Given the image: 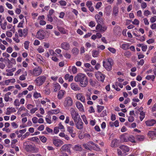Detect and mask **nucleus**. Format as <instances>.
Instances as JSON below:
<instances>
[{
    "instance_id": "obj_42",
    "label": "nucleus",
    "mask_w": 156,
    "mask_h": 156,
    "mask_svg": "<svg viewBox=\"0 0 156 156\" xmlns=\"http://www.w3.org/2000/svg\"><path fill=\"white\" fill-rule=\"evenodd\" d=\"M23 36L24 37H26L28 33V30L27 28H25L23 29Z\"/></svg>"
},
{
    "instance_id": "obj_61",
    "label": "nucleus",
    "mask_w": 156,
    "mask_h": 156,
    "mask_svg": "<svg viewBox=\"0 0 156 156\" xmlns=\"http://www.w3.org/2000/svg\"><path fill=\"white\" fill-rule=\"evenodd\" d=\"M132 22L134 25H138L139 24V21L136 19H135L134 21H132Z\"/></svg>"
},
{
    "instance_id": "obj_3",
    "label": "nucleus",
    "mask_w": 156,
    "mask_h": 156,
    "mask_svg": "<svg viewBox=\"0 0 156 156\" xmlns=\"http://www.w3.org/2000/svg\"><path fill=\"white\" fill-rule=\"evenodd\" d=\"M70 114L72 119L74 121L81 119L78 112L73 108L70 109Z\"/></svg>"
},
{
    "instance_id": "obj_49",
    "label": "nucleus",
    "mask_w": 156,
    "mask_h": 156,
    "mask_svg": "<svg viewBox=\"0 0 156 156\" xmlns=\"http://www.w3.org/2000/svg\"><path fill=\"white\" fill-rule=\"evenodd\" d=\"M40 139L41 140V141L43 143H45L46 142L47 139V138L45 137L44 136H40Z\"/></svg>"
},
{
    "instance_id": "obj_20",
    "label": "nucleus",
    "mask_w": 156,
    "mask_h": 156,
    "mask_svg": "<svg viewBox=\"0 0 156 156\" xmlns=\"http://www.w3.org/2000/svg\"><path fill=\"white\" fill-rule=\"evenodd\" d=\"M110 126L112 127L115 126V127H118L119 126V122L118 120H116L114 122H110L109 123Z\"/></svg>"
},
{
    "instance_id": "obj_6",
    "label": "nucleus",
    "mask_w": 156,
    "mask_h": 156,
    "mask_svg": "<svg viewBox=\"0 0 156 156\" xmlns=\"http://www.w3.org/2000/svg\"><path fill=\"white\" fill-rule=\"evenodd\" d=\"M95 76L96 79L100 81L103 83L104 82L105 75L99 71L96 72Z\"/></svg>"
},
{
    "instance_id": "obj_1",
    "label": "nucleus",
    "mask_w": 156,
    "mask_h": 156,
    "mask_svg": "<svg viewBox=\"0 0 156 156\" xmlns=\"http://www.w3.org/2000/svg\"><path fill=\"white\" fill-rule=\"evenodd\" d=\"M74 80L80 83V86L82 87H85L87 85L88 78L85 74L80 73L77 74L74 77Z\"/></svg>"
},
{
    "instance_id": "obj_7",
    "label": "nucleus",
    "mask_w": 156,
    "mask_h": 156,
    "mask_svg": "<svg viewBox=\"0 0 156 156\" xmlns=\"http://www.w3.org/2000/svg\"><path fill=\"white\" fill-rule=\"evenodd\" d=\"M103 16V13L99 12L98 14H97L95 16V20L98 24H101L103 22V20L102 18Z\"/></svg>"
},
{
    "instance_id": "obj_39",
    "label": "nucleus",
    "mask_w": 156,
    "mask_h": 156,
    "mask_svg": "<svg viewBox=\"0 0 156 156\" xmlns=\"http://www.w3.org/2000/svg\"><path fill=\"white\" fill-rule=\"evenodd\" d=\"M155 78V76L154 75H147L146 77V79L147 80H151L152 81H154Z\"/></svg>"
},
{
    "instance_id": "obj_56",
    "label": "nucleus",
    "mask_w": 156,
    "mask_h": 156,
    "mask_svg": "<svg viewBox=\"0 0 156 156\" xmlns=\"http://www.w3.org/2000/svg\"><path fill=\"white\" fill-rule=\"evenodd\" d=\"M77 69L76 67L75 66H73L72 67V72L73 74H76L77 72Z\"/></svg>"
},
{
    "instance_id": "obj_52",
    "label": "nucleus",
    "mask_w": 156,
    "mask_h": 156,
    "mask_svg": "<svg viewBox=\"0 0 156 156\" xmlns=\"http://www.w3.org/2000/svg\"><path fill=\"white\" fill-rule=\"evenodd\" d=\"M7 25V23L6 22H4L3 24H1V28L3 30H5L6 29V26Z\"/></svg>"
},
{
    "instance_id": "obj_21",
    "label": "nucleus",
    "mask_w": 156,
    "mask_h": 156,
    "mask_svg": "<svg viewBox=\"0 0 156 156\" xmlns=\"http://www.w3.org/2000/svg\"><path fill=\"white\" fill-rule=\"evenodd\" d=\"M147 135L152 139H154V137H156V131H149Z\"/></svg>"
},
{
    "instance_id": "obj_48",
    "label": "nucleus",
    "mask_w": 156,
    "mask_h": 156,
    "mask_svg": "<svg viewBox=\"0 0 156 156\" xmlns=\"http://www.w3.org/2000/svg\"><path fill=\"white\" fill-rule=\"evenodd\" d=\"M92 149L97 151H100V149L98 147V145L95 143Z\"/></svg>"
},
{
    "instance_id": "obj_34",
    "label": "nucleus",
    "mask_w": 156,
    "mask_h": 156,
    "mask_svg": "<svg viewBox=\"0 0 156 156\" xmlns=\"http://www.w3.org/2000/svg\"><path fill=\"white\" fill-rule=\"evenodd\" d=\"M136 139L139 141H143L144 139V136L143 135H137L136 136Z\"/></svg>"
},
{
    "instance_id": "obj_2",
    "label": "nucleus",
    "mask_w": 156,
    "mask_h": 156,
    "mask_svg": "<svg viewBox=\"0 0 156 156\" xmlns=\"http://www.w3.org/2000/svg\"><path fill=\"white\" fill-rule=\"evenodd\" d=\"M103 66L108 71H110L113 64V60L111 58H109L103 62Z\"/></svg>"
},
{
    "instance_id": "obj_33",
    "label": "nucleus",
    "mask_w": 156,
    "mask_h": 156,
    "mask_svg": "<svg viewBox=\"0 0 156 156\" xmlns=\"http://www.w3.org/2000/svg\"><path fill=\"white\" fill-rule=\"evenodd\" d=\"M99 52L98 50H93L92 51V55L94 57H97L99 55Z\"/></svg>"
},
{
    "instance_id": "obj_11",
    "label": "nucleus",
    "mask_w": 156,
    "mask_h": 156,
    "mask_svg": "<svg viewBox=\"0 0 156 156\" xmlns=\"http://www.w3.org/2000/svg\"><path fill=\"white\" fill-rule=\"evenodd\" d=\"M53 144L56 147H60L63 144V141L60 139L54 138L52 140Z\"/></svg>"
},
{
    "instance_id": "obj_24",
    "label": "nucleus",
    "mask_w": 156,
    "mask_h": 156,
    "mask_svg": "<svg viewBox=\"0 0 156 156\" xmlns=\"http://www.w3.org/2000/svg\"><path fill=\"white\" fill-rule=\"evenodd\" d=\"M58 30L62 34H68V30L63 27H58Z\"/></svg>"
},
{
    "instance_id": "obj_22",
    "label": "nucleus",
    "mask_w": 156,
    "mask_h": 156,
    "mask_svg": "<svg viewBox=\"0 0 156 156\" xmlns=\"http://www.w3.org/2000/svg\"><path fill=\"white\" fill-rule=\"evenodd\" d=\"M121 140L122 142H127L128 141V137L126 136V134H124L120 136Z\"/></svg>"
},
{
    "instance_id": "obj_55",
    "label": "nucleus",
    "mask_w": 156,
    "mask_h": 156,
    "mask_svg": "<svg viewBox=\"0 0 156 156\" xmlns=\"http://www.w3.org/2000/svg\"><path fill=\"white\" fill-rule=\"evenodd\" d=\"M45 120L49 124H50L51 123V118L49 117V116H47L45 118Z\"/></svg>"
},
{
    "instance_id": "obj_38",
    "label": "nucleus",
    "mask_w": 156,
    "mask_h": 156,
    "mask_svg": "<svg viewBox=\"0 0 156 156\" xmlns=\"http://www.w3.org/2000/svg\"><path fill=\"white\" fill-rule=\"evenodd\" d=\"M140 119L141 121L143 120L145 117V113L143 111H141L140 113Z\"/></svg>"
},
{
    "instance_id": "obj_12",
    "label": "nucleus",
    "mask_w": 156,
    "mask_h": 156,
    "mask_svg": "<svg viewBox=\"0 0 156 156\" xmlns=\"http://www.w3.org/2000/svg\"><path fill=\"white\" fill-rule=\"evenodd\" d=\"M73 104V101L71 98H66L64 102V105L66 107L70 106Z\"/></svg>"
},
{
    "instance_id": "obj_26",
    "label": "nucleus",
    "mask_w": 156,
    "mask_h": 156,
    "mask_svg": "<svg viewBox=\"0 0 156 156\" xmlns=\"http://www.w3.org/2000/svg\"><path fill=\"white\" fill-rule=\"evenodd\" d=\"M53 87L55 88L54 90L55 92L59 90L61 88L60 85L59 83H54Z\"/></svg>"
},
{
    "instance_id": "obj_35",
    "label": "nucleus",
    "mask_w": 156,
    "mask_h": 156,
    "mask_svg": "<svg viewBox=\"0 0 156 156\" xmlns=\"http://www.w3.org/2000/svg\"><path fill=\"white\" fill-rule=\"evenodd\" d=\"M27 72L25 71L24 74H23L20 76L19 78V80L21 81L25 80L26 79L25 76H27Z\"/></svg>"
},
{
    "instance_id": "obj_17",
    "label": "nucleus",
    "mask_w": 156,
    "mask_h": 156,
    "mask_svg": "<svg viewBox=\"0 0 156 156\" xmlns=\"http://www.w3.org/2000/svg\"><path fill=\"white\" fill-rule=\"evenodd\" d=\"M70 87L72 90L75 91H78L80 89V87L78 86V85L74 83H71Z\"/></svg>"
},
{
    "instance_id": "obj_29",
    "label": "nucleus",
    "mask_w": 156,
    "mask_h": 156,
    "mask_svg": "<svg viewBox=\"0 0 156 156\" xmlns=\"http://www.w3.org/2000/svg\"><path fill=\"white\" fill-rule=\"evenodd\" d=\"M72 52L74 55H76L79 53V50L77 48H74L72 49Z\"/></svg>"
},
{
    "instance_id": "obj_41",
    "label": "nucleus",
    "mask_w": 156,
    "mask_h": 156,
    "mask_svg": "<svg viewBox=\"0 0 156 156\" xmlns=\"http://www.w3.org/2000/svg\"><path fill=\"white\" fill-rule=\"evenodd\" d=\"M81 118H82L83 121L85 123V124L87 125L88 124V122L87 121V118L85 115H83L81 116Z\"/></svg>"
},
{
    "instance_id": "obj_9",
    "label": "nucleus",
    "mask_w": 156,
    "mask_h": 156,
    "mask_svg": "<svg viewBox=\"0 0 156 156\" xmlns=\"http://www.w3.org/2000/svg\"><path fill=\"white\" fill-rule=\"evenodd\" d=\"M42 71V69L40 67H36L33 69L32 73L35 76H37L41 74Z\"/></svg>"
},
{
    "instance_id": "obj_27",
    "label": "nucleus",
    "mask_w": 156,
    "mask_h": 156,
    "mask_svg": "<svg viewBox=\"0 0 156 156\" xmlns=\"http://www.w3.org/2000/svg\"><path fill=\"white\" fill-rule=\"evenodd\" d=\"M25 149L27 151L34 152V147L32 145H27L25 147Z\"/></svg>"
},
{
    "instance_id": "obj_5",
    "label": "nucleus",
    "mask_w": 156,
    "mask_h": 156,
    "mask_svg": "<svg viewBox=\"0 0 156 156\" xmlns=\"http://www.w3.org/2000/svg\"><path fill=\"white\" fill-rule=\"evenodd\" d=\"M46 79V77L45 76H42L38 77L35 81L38 86H40L45 82Z\"/></svg>"
},
{
    "instance_id": "obj_32",
    "label": "nucleus",
    "mask_w": 156,
    "mask_h": 156,
    "mask_svg": "<svg viewBox=\"0 0 156 156\" xmlns=\"http://www.w3.org/2000/svg\"><path fill=\"white\" fill-rule=\"evenodd\" d=\"M73 149L74 150L77 151H80L82 150V148L80 145H76L74 147Z\"/></svg>"
},
{
    "instance_id": "obj_13",
    "label": "nucleus",
    "mask_w": 156,
    "mask_h": 156,
    "mask_svg": "<svg viewBox=\"0 0 156 156\" xmlns=\"http://www.w3.org/2000/svg\"><path fill=\"white\" fill-rule=\"evenodd\" d=\"M61 47L65 50L68 51L70 49V47L69 43L64 42L61 44Z\"/></svg>"
},
{
    "instance_id": "obj_37",
    "label": "nucleus",
    "mask_w": 156,
    "mask_h": 156,
    "mask_svg": "<svg viewBox=\"0 0 156 156\" xmlns=\"http://www.w3.org/2000/svg\"><path fill=\"white\" fill-rule=\"evenodd\" d=\"M117 140L116 139H115L112 140L111 143V146L112 147H114L115 146V145L117 144Z\"/></svg>"
},
{
    "instance_id": "obj_62",
    "label": "nucleus",
    "mask_w": 156,
    "mask_h": 156,
    "mask_svg": "<svg viewBox=\"0 0 156 156\" xmlns=\"http://www.w3.org/2000/svg\"><path fill=\"white\" fill-rule=\"evenodd\" d=\"M150 20L151 23H154L156 21V16H154L151 17Z\"/></svg>"
},
{
    "instance_id": "obj_36",
    "label": "nucleus",
    "mask_w": 156,
    "mask_h": 156,
    "mask_svg": "<svg viewBox=\"0 0 156 156\" xmlns=\"http://www.w3.org/2000/svg\"><path fill=\"white\" fill-rule=\"evenodd\" d=\"M67 131L69 132V133H70L74 131L73 127L71 126H67Z\"/></svg>"
},
{
    "instance_id": "obj_25",
    "label": "nucleus",
    "mask_w": 156,
    "mask_h": 156,
    "mask_svg": "<svg viewBox=\"0 0 156 156\" xmlns=\"http://www.w3.org/2000/svg\"><path fill=\"white\" fill-rule=\"evenodd\" d=\"M59 136L60 137H64L65 140H69L70 138L69 136L67 134H65L64 133L61 132L59 134Z\"/></svg>"
},
{
    "instance_id": "obj_16",
    "label": "nucleus",
    "mask_w": 156,
    "mask_h": 156,
    "mask_svg": "<svg viewBox=\"0 0 156 156\" xmlns=\"http://www.w3.org/2000/svg\"><path fill=\"white\" fill-rule=\"evenodd\" d=\"M119 148L123 152L122 154L123 155H126V153L128 152L129 150V148L127 146L123 145L119 147Z\"/></svg>"
},
{
    "instance_id": "obj_44",
    "label": "nucleus",
    "mask_w": 156,
    "mask_h": 156,
    "mask_svg": "<svg viewBox=\"0 0 156 156\" xmlns=\"http://www.w3.org/2000/svg\"><path fill=\"white\" fill-rule=\"evenodd\" d=\"M6 71L7 72L6 74V75L7 76H12L13 75V73L11 71V70L6 69Z\"/></svg>"
},
{
    "instance_id": "obj_15",
    "label": "nucleus",
    "mask_w": 156,
    "mask_h": 156,
    "mask_svg": "<svg viewBox=\"0 0 156 156\" xmlns=\"http://www.w3.org/2000/svg\"><path fill=\"white\" fill-rule=\"evenodd\" d=\"M76 106L80 111L81 112H84V108L82 104L79 102H76Z\"/></svg>"
},
{
    "instance_id": "obj_18",
    "label": "nucleus",
    "mask_w": 156,
    "mask_h": 156,
    "mask_svg": "<svg viewBox=\"0 0 156 156\" xmlns=\"http://www.w3.org/2000/svg\"><path fill=\"white\" fill-rule=\"evenodd\" d=\"M145 123L147 126H152L156 123V121L154 119L149 120L146 121L145 122Z\"/></svg>"
},
{
    "instance_id": "obj_10",
    "label": "nucleus",
    "mask_w": 156,
    "mask_h": 156,
    "mask_svg": "<svg viewBox=\"0 0 156 156\" xmlns=\"http://www.w3.org/2000/svg\"><path fill=\"white\" fill-rule=\"evenodd\" d=\"M76 128L80 130H81L83 128V123L81 119L74 121Z\"/></svg>"
},
{
    "instance_id": "obj_47",
    "label": "nucleus",
    "mask_w": 156,
    "mask_h": 156,
    "mask_svg": "<svg viewBox=\"0 0 156 156\" xmlns=\"http://www.w3.org/2000/svg\"><path fill=\"white\" fill-rule=\"evenodd\" d=\"M30 42L28 41H25L24 43V47L25 49H28L29 48V46Z\"/></svg>"
},
{
    "instance_id": "obj_54",
    "label": "nucleus",
    "mask_w": 156,
    "mask_h": 156,
    "mask_svg": "<svg viewBox=\"0 0 156 156\" xmlns=\"http://www.w3.org/2000/svg\"><path fill=\"white\" fill-rule=\"evenodd\" d=\"M84 137L87 139V140L90 139L91 136L89 134L87 133H85L84 134Z\"/></svg>"
},
{
    "instance_id": "obj_8",
    "label": "nucleus",
    "mask_w": 156,
    "mask_h": 156,
    "mask_svg": "<svg viewBox=\"0 0 156 156\" xmlns=\"http://www.w3.org/2000/svg\"><path fill=\"white\" fill-rule=\"evenodd\" d=\"M101 24H98L96 25V29L100 33H104L107 30L108 27L105 25L102 26Z\"/></svg>"
},
{
    "instance_id": "obj_14",
    "label": "nucleus",
    "mask_w": 156,
    "mask_h": 156,
    "mask_svg": "<svg viewBox=\"0 0 156 156\" xmlns=\"http://www.w3.org/2000/svg\"><path fill=\"white\" fill-rule=\"evenodd\" d=\"M71 144H64L61 148L60 149L61 152L63 151H66L70 153L71 152L70 150V148L69 146L71 145Z\"/></svg>"
},
{
    "instance_id": "obj_19",
    "label": "nucleus",
    "mask_w": 156,
    "mask_h": 156,
    "mask_svg": "<svg viewBox=\"0 0 156 156\" xmlns=\"http://www.w3.org/2000/svg\"><path fill=\"white\" fill-rule=\"evenodd\" d=\"M119 12V8L118 5H115L113 8V14L115 17L118 16Z\"/></svg>"
},
{
    "instance_id": "obj_45",
    "label": "nucleus",
    "mask_w": 156,
    "mask_h": 156,
    "mask_svg": "<svg viewBox=\"0 0 156 156\" xmlns=\"http://www.w3.org/2000/svg\"><path fill=\"white\" fill-rule=\"evenodd\" d=\"M151 14V12L148 10H144V16H148L149 15H150Z\"/></svg>"
},
{
    "instance_id": "obj_57",
    "label": "nucleus",
    "mask_w": 156,
    "mask_h": 156,
    "mask_svg": "<svg viewBox=\"0 0 156 156\" xmlns=\"http://www.w3.org/2000/svg\"><path fill=\"white\" fill-rule=\"evenodd\" d=\"M34 98H40L41 97L40 93L37 92H35L33 95Z\"/></svg>"
},
{
    "instance_id": "obj_58",
    "label": "nucleus",
    "mask_w": 156,
    "mask_h": 156,
    "mask_svg": "<svg viewBox=\"0 0 156 156\" xmlns=\"http://www.w3.org/2000/svg\"><path fill=\"white\" fill-rule=\"evenodd\" d=\"M59 2V4L62 6H66L67 4L66 2L63 0H61Z\"/></svg>"
},
{
    "instance_id": "obj_4",
    "label": "nucleus",
    "mask_w": 156,
    "mask_h": 156,
    "mask_svg": "<svg viewBox=\"0 0 156 156\" xmlns=\"http://www.w3.org/2000/svg\"><path fill=\"white\" fill-rule=\"evenodd\" d=\"M46 35V33L44 30H40L37 32L36 37L39 40H41L44 38Z\"/></svg>"
},
{
    "instance_id": "obj_63",
    "label": "nucleus",
    "mask_w": 156,
    "mask_h": 156,
    "mask_svg": "<svg viewBox=\"0 0 156 156\" xmlns=\"http://www.w3.org/2000/svg\"><path fill=\"white\" fill-rule=\"evenodd\" d=\"M95 23L94 22L91 21L89 23V26L91 27H93L95 26Z\"/></svg>"
},
{
    "instance_id": "obj_53",
    "label": "nucleus",
    "mask_w": 156,
    "mask_h": 156,
    "mask_svg": "<svg viewBox=\"0 0 156 156\" xmlns=\"http://www.w3.org/2000/svg\"><path fill=\"white\" fill-rule=\"evenodd\" d=\"M136 15L138 17H140L142 18H144V16L142 15V12L141 10H139L137 11Z\"/></svg>"
},
{
    "instance_id": "obj_31",
    "label": "nucleus",
    "mask_w": 156,
    "mask_h": 156,
    "mask_svg": "<svg viewBox=\"0 0 156 156\" xmlns=\"http://www.w3.org/2000/svg\"><path fill=\"white\" fill-rule=\"evenodd\" d=\"M87 144L89 148L90 149L89 150H91L93 149L94 143L92 141H89L87 142Z\"/></svg>"
},
{
    "instance_id": "obj_60",
    "label": "nucleus",
    "mask_w": 156,
    "mask_h": 156,
    "mask_svg": "<svg viewBox=\"0 0 156 156\" xmlns=\"http://www.w3.org/2000/svg\"><path fill=\"white\" fill-rule=\"evenodd\" d=\"M93 3L91 1H87L86 4L87 6L89 8L92 5Z\"/></svg>"
},
{
    "instance_id": "obj_50",
    "label": "nucleus",
    "mask_w": 156,
    "mask_h": 156,
    "mask_svg": "<svg viewBox=\"0 0 156 156\" xmlns=\"http://www.w3.org/2000/svg\"><path fill=\"white\" fill-rule=\"evenodd\" d=\"M102 5V3L101 2H98L96 4L95 8L96 9H99Z\"/></svg>"
},
{
    "instance_id": "obj_64",
    "label": "nucleus",
    "mask_w": 156,
    "mask_h": 156,
    "mask_svg": "<svg viewBox=\"0 0 156 156\" xmlns=\"http://www.w3.org/2000/svg\"><path fill=\"white\" fill-rule=\"evenodd\" d=\"M141 6L142 9H145L147 7L146 3L145 2L142 3L141 5Z\"/></svg>"
},
{
    "instance_id": "obj_43",
    "label": "nucleus",
    "mask_w": 156,
    "mask_h": 156,
    "mask_svg": "<svg viewBox=\"0 0 156 156\" xmlns=\"http://www.w3.org/2000/svg\"><path fill=\"white\" fill-rule=\"evenodd\" d=\"M128 141H130L132 143L135 142V138L133 136H130L128 137Z\"/></svg>"
},
{
    "instance_id": "obj_28",
    "label": "nucleus",
    "mask_w": 156,
    "mask_h": 156,
    "mask_svg": "<svg viewBox=\"0 0 156 156\" xmlns=\"http://www.w3.org/2000/svg\"><path fill=\"white\" fill-rule=\"evenodd\" d=\"M60 111L58 109L52 110L48 112V114L49 115L56 114L58 113Z\"/></svg>"
},
{
    "instance_id": "obj_51",
    "label": "nucleus",
    "mask_w": 156,
    "mask_h": 156,
    "mask_svg": "<svg viewBox=\"0 0 156 156\" xmlns=\"http://www.w3.org/2000/svg\"><path fill=\"white\" fill-rule=\"evenodd\" d=\"M108 49L109 51L113 54H115L116 52V50L114 48L109 47Z\"/></svg>"
},
{
    "instance_id": "obj_30",
    "label": "nucleus",
    "mask_w": 156,
    "mask_h": 156,
    "mask_svg": "<svg viewBox=\"0 0 156 156\" xmlns=\"http://www.w3.org/2000/svg\"><path fill=\"white\" fill-rule=\"evenodd\" d=\"M66 93V91L63 90H60L58 93V98H62L64 94Z\"/></svg>"
},
{
    "instance_id": "obj_46",
    "label": "nucleus",
    "mask_w": 156,
    "mask_h": 156,
    "mask_svg": "<svg viewBox=\"0 0 156 156\" xmlns=\"http://www.w3.org/2000/svg\"><path fill=\"white\" fill-rule=\"evenodd\" d=\"M104 107L103 106L98 105L97 106V110L98 112L100 113L104 109Z\"/></svg>"
},
{
    "instance_id": "obj_59",
    "label": "nucleus",
    "mask_w": 156,
    "mask_h": 156,
    "mask_svg": "<svg viewBox=\"0 0 156 156\" xmlns=\"http://www.w3.org/2000/svg\"><path fill=\"white\" fill-rule=\"evenodd\" d=\"M115 86H116V87H120L121 88H123V84L118 82H115Z\"/></svg>"
},
{
    "instance_id": "obj_40",
    "label": "nucleus",
    "mask_w": 156,
    "mask_h": 156,
    "mask_svg": "<svg viewBox=\"0 0 156 156\" xmlns=\"http://www.w3.org/2000/svg\"><path fill=\"white\" fill-rule=\"evenodd\" d=\"M129 45L128 44H123L122 45V48L124 50H126L129 49Z\"/></svg>"
},
{
    "instance_id": "obj_23",
    "label": "nucleus",
    "mask_w": 156,
    "mask_h": 156,
    "mask_svg": "<svg viewBox=\"0 0 156 156\" xmlns=\"http://www.w3.org/2000/svg\"><path fill=\"white\" fill-rule=\"evenodd\" d=\"M16 111L15 108H8L6 110V114L9 115L12 112H16Z\"/></svg>"
}]
</instances>
